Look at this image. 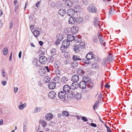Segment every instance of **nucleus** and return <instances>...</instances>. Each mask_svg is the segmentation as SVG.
I'll use <instances>...</instances> for the list:
<instances>
[{
  "label": "nucleus",
  "mask_w": 132,
  "mask_h": 132,
  "mask_svg": "<svg viewBox=\"0 0 132 132\" xmlns=\"http://www.w3.org/2000/svg\"><path fill=\"white\" fill-rule=\"evenodd\" d=\"M87 10L90 13H96L97 12L96 6L94 4H90L87 7Z\"/></svg>",
  "instance_id": "nucleus-1"
},
{
  "label": "nucleus",
  "mask_w": 132,
  "mask_h": 132,
  "mask_svg": "<svg viewBox=\"0 0 132 132\" xmlns=\"http://www.w3.org/2000/svg\"><path fill=\"white\" fill-rule=\"evenodd\" d=\"M72 60L74 61H79L80 62L81 61V60H82L83 62H84L85 63L87 64H89L90 63L89 62H87L86 61L83 59L81 57L79 56L78 55H73L72 56Z\"/></svg>",
  "instance_id": "nucleus-2"
},
{
  "label": "nucleus",
  "mask_w": 132,
  "mask_h": 132,
  "mask_svg": "<svg viewBox=\"0 0 132 132\" xmlns=\"http://www.w3.org/2000/svg\"><path fill=\"white\" fill-rule=\"evenodd\" d=\"M39 61L42 64H45L47 61V58L44 56H41L39 57Z\"/></svg>",
  "instance_id": "nucleus-3"
},
{
  "label": "nucleus",
  "mask_w": 132,
  "mask_h": 132,
  "mask_svg": "<svg viewBox=\"0 0 132 132\" xmlns=\"http://www.w3.org/2000/svg\"><path fill=\"white\" fill-rule=\"evenodd\" d=\"M94 26L96 27L100 28V23L97 17H95L94 18Z\"/></svg>",
  "instance_id": "nucleus-4"
},
{
  "label": "nucleus",
  "mask_w": 132,
  "mask_h": 132,
  "mask_svg": "<svg viewBox=\"0 0 132 132\" xmlns=\"http://www.w3.org/2000/svg\"><path fill=\"white\" fill-rule=\"evenodd\" d=\"M75 9H69L67 12V15L71 17L73 16L75 13Z\"/></svg>",
  "instance_id": "nucleus-5"
},
{
  "label": "nucleus",
  "mask_w": 132,
  "mask_h": 132,
  "mask_svg": "<svg viewBox=\"0 0 132 132\" xmlns=\"http://www.w3.org/2000/svg\"><path fill=\"white\" fill-rule=\"evenodd\" d=\"M79 79V77L77 75H73L71 78V80L73 82H77Z\"/></svg>",
  "instance_id": "nucleus-6"
},
{
  "label": "nucleus",
  "mask_w": 132,
  "mask_h": 132,
  "mask_svg": "<svg viewBox=\"0 0 132 132\" xmlns=\"http://www.w3.org/2000/svg\"><path fill=\"white\" fill-rule=\"evenodd\" d=\"M56 84V83L54 82H50L48 85L49 88L51 89H54L55 87Z\"/></svg>",
  "instance_id": "nucleus-7"
},
{
  "label": "nucleus",
  "mask_w": 132,
  "mask_h": 132,
  "mask_svg": "<svg viewBox=\"0 0 132 132\" xmlns=\"http://www.w3.org/2000/svg\"><path fill=\"white\" fill-rule=\"evenodd\" d=\"M79 84V87L81 89H85L87 86V84L85 82V81L82 80L80 82Z\"/></svg>",
  "instance_id": "nucleus-8"
},
{
  "label": "nucleus",
  "mask_w": 132,
  "mask_h": 132,
  "mask_svg": "<svg viewBox=\"0 0 132 132\" xmlns=\"http://www.w3.org/2000/svg\"><path fill=\"white\" fill-rule=\"evenodd\" d=\"M66 13V11L65 9H62L59 10L58 14L60 15L61 16H63L65 15Z\"/></svg>",
  "instance_id": "nucleus-9"
},
{
  "label": "nucleus",
  "mask_w": 132,
  "mask_h": 132,
  "mask_svg": "<svg viewBox=\"0 0 132 132\" xmlns=\"http://www.w3.org/2000/svg\"><path fill=\"white\" fill-rule=\"evenodd\" d=\"M94 55L93 53L92 52H90L87 54L85 57L87 60L88 61L91 59L93 57Z\"/></svg>",
  "instance_id": "nucleus-10"
},
{
  "label": "nucleus",
  "mask_w": 132,
  "mask_h": 132,
  "mask_svg": "<svg viewBox=\"0 0 132 132\" xmlns=\"http://www.w3.org/2000/svg\"><path fill=\"white\" fill-rule=\"evenodd\" d=\"M70 45V42L67 40L65 39L62 42V45L63 46L68 48Z\"/></svg>",
  "instance_id": "nucleus-11"
},
{
  "label": "nucleus",
  "mask_w": 132,
  "mask_h": 132,
  "mask_svg": "<svg viewBox=\"0 0 132 132\" xmlns=\"http://www.w3.org/2000/svg\"><path fill=\"white\" fill-rule=\"evenodd\" d=\"M56 95V93L53 91L50 92L48 94V97L51 98H54Z\"/></svg>",
  "instance_id": "nucleus-12"
},
{
  "label": "nucleus",
  "mask_w": 132,
  "mask_h": 132,
  "mask_svg": "<svg viewBox=\"0 0 132 132\" xmlns=\"http://www.w3.org/2000/svg\"><path fill=\"white\" fill-rule=\"evenodd\" d=\"M75 37L74 35L72 34H69L68 35L67 37V40L69 41V42H71L74 40Z\"/></svg>",
  "instance_id": "nucleus-13"
},
{
  "label": "nucleus",
  "mask_w": 132,
  "mask_h": 132,
  "mask_svg": "<svg viewBox=\"0 0 132 132\" xmlns=\"http://www.w3.org/2000/svg\"><path fill=\"white\" fill-rule=\"evenodd\" d=\"M75 96V94L73 91H69L67 94L68 98L70 99L73 98Z\"/></svg>",
  "instance_id": "nucleus-14"
},
{
  "label": "nucleus",
  "mask_w": 132,
  "mask_h": 132,
  "mask_svg": "<svg viewBox=\"0 0 132 132\" xmlns=\"http://www.w3.org/2000/svg\"><path fill=\"white\" fill-rule=\"evenodd\" d=\"M79 87V84L77 82H73L71 84V88L72 89H74L77 88Z\"/></svg>",
  "instance_id": "nucleus-15"
},
{
  "label": "nucleus",
  "mask_w": 132,
  "mask_h": 132,
  "mask_svg": "<svg viewBox=\"0 0 132 132\" xmlns=\"http://www.w3.org/2000/svg\"><path fill=\"white\" fill-rule=\"evenodd\" d=\"M58 96L61 99L64 98L66 96V93L64 91H61L58 93Z\"/></svg>",
  "instance_id": "nucleus-16"
},
{
  "label": "nucleus",
  "mask_w": 132,
  "mask_h": 132,
  "mask_svg": "<svg viewBox=\"0 0 132 132\" xmlns=\"http://www.w3.org/2000/svg\"><path fill=\"white\" fill-rule=\"evenodd\" d=\"M71 32L73 33L76 34L78 31V28L77 26H74L71 28Z\"/></svg>",
  "instance_id": "nucleus-17"
},
{
  "label": "nucleus",
  "mask_w": 132,
  "mask_h": 132,
  "mask_svg": "<svg viewBox=\"0 0 132 132\" xmlns=\"http://www.w3.org/2000/svg\"><path fill=\"white\" fill-rule=\"evenodd\" d=\"M76 22V19L73 16L70 17L68 20V23L69 24H73Z\"/></svg>",
  "instance_id": "nucleus-18"
},
{
  "label": "nucleus",
  "mask_w": 132,
  "mask_h": 132,
  "mask_svg": "<svg viewBox=\"0 0 132 132\" xmlns=\"http://www.w3.org/2000/svg\"><path fill=\"white\" fill-rule=\"evenodd\" d=\"M72 5V2L70 1L67 0L65 3V6L67 8H69Z\"/></svg>",
  "instance_id": "nucleus-19"
},
{
  "label": "nucleus",
  "mask_w": 132,
  "mask_h": 132,
  "mask_svg": "<svg viewBox=\"0 0 132 132\" xmlns=\"http://www.w3.org/2000/svg\"><path fill=\"white\" fill-rule=\"evenodd\" d=\"M71 89V87H70L68 85H65L63 87V91L65 93L69 92Z\"/></svg>",
  "instance_id": "nucleus-20"
},
{
  "label": "nucleus",
  "mask_w": 132,
  "mask_h": 132,
  "mask_svg": "<svg viewBox=\"0 0 132 132\" xmlns=\"http://www.w3.org/2000/svg\"><path fill=\"white\" fill-rule=\"evenodd\" d=\"M45 117L46 120H51L53 118V116L52 114L49 113L45 115Z\"/></svg>",
  "instance_id": "nucleus-21"
},
{
  "label": "nucleus",
  "mask_w": 132,
  "mask_h": 132,
  "mask_svg": "<svg viewBox=\"0 0 132 132\" xmlns=\"http://www.w3.org/2000/svg\"><path fill=\"white\" fill-rule=\"evenodd\" d=\"M77 73L81 76H83L85 73V72L82 69H78L77 70Z\"/></svg>",
  "instance_id": "nucleus-22"
},
{
  "label": "nucleus",
  "mask_w": 132,
  "mask_h": 132,
  "mask_svg": "<svg viewBox=\"0 0 132 132\" xmlns=\"http://www.w3.org/2000/svg\"><path fill=\"white\" fill-rule=\"evenodd\" d=\"M81 36H77L75 37L74 40L75 42L79 43L81 41Z\"/></svg>",
  "instance_id": "nucleus-23"
},
{
  "label": "nucleus",
  "mask_w": 132,
  "mask_h": 132,
  "mask_svg": "<svg viewBox=\"0 0 132 132\" xmlns=\"http://www.w3.org/2000/svg\"><path fill=\"white\" fill-rule=\"evenodd\" d=\"M82 80L85 81V82L86 83V84H87L90 81V79L88 77L85 76L83 77Z\"/></svg>",
  "instance_id": "nucleus-24"
},
{
  "label": "nucleus",
  "mask_w": 132,
  "mask_h": 132,
  "mask_svg": "<svg viewBox=\"0 0 132 132\" xmlns=\"http://www.w3.org/2000/svg\"><path fill=\"white\" fill-rule=\"evenodd\" d=\"M83 19L81 17H78L76 19V22L77 24L81 23Z\"/></svg>",
  "instance_id": "nucleus-25"
},
{
  "label": "nucleus",
  "mask_w": 132,
  "mask_h": 132,
  "mask_svg": "<svg viewBox=\"0 0 132 132\" xmlns=\"http://www.w3.org/2000/svg\"><path fill=\"white\" fill-rule=\"evenodd\" d=\"M102 46H105V43L103 39V37L102 38H98Z\"/></svg>",
  "instance_id": "nucleus-26"
},
{
  "label": "nucleus",
  "mask_w": 132,
  "mask_h": 132,
  "mask_svg": "<svg viewBox=\"0 0 132 132\" xmlns=\"http://www.w3.org/2000/svg\"><path fill=\"white\" fill-rule=\"evenodd\" d=\"M81 94L80 93H76L75 94V98L77 100H80L81 98Z\"/></svg>",
  "instance_id": "nucleus-27"
},
{
  "label": "nucleus",
  "mask_w": 132,
  "mask_h": 132,
  "mask_svg": "<svg viewBox=\"0 0 132 132\" xmlns=\"http://www.w3.org/2000/svg\"><path fill=\"white\" fill-rule=\"evenodd\" d=\"M92 41L94 43L97 44L98 43V38L97 36H94L92 38Z\"/></svg>",
  "instance_id": "nucleus-28"
},
{
  "label": "nucleus",
  "mask_w": 132,
  "mask_h": 132,
  "mask_svg": "<svg viewBox=\"0 0 132 132\" xmlns=\"http://www.w3.org/2000/svg\"><path fill=\"white\" fill-rule=\"evenodd\" d=\"M68 78L65 77H63L61 78V81L63 84H65L68 81Z\"/></svg>",
  "instance_id": "nucleus-29"
},
{
  "label": "nucleus",
  "mask_w": 132,
  "mask_h": 132,
  "mask_svg": "<svg viewBox=\"0 0 132 132\" xmlns=\"http://www.w3.org/2000/svg\"><path fill=\"white\" fill-rule=\"evenodd\" d=\"M78 65V63L76 62H73L71 64V66L74 68H77Z\"/></svg>",
  "instance_id": "nucleus-30"
},
{
  "label": "nucleus",
  "mask_w": 132,
  "mask_h": 132,
  "mask_svg": "<svg viewBox=\"0 0 132 132\" xmlns=\"http://www.w3.org/2000/svg\"><path fill=\"white\" fill-rule=\"evenodd\" d=\"M56 38L57 40H60L61 42L63 38V36L62 35L59 34L56 36Z\"/></svg>",
  "instance_id": "nucleus-31"
},
{
  "label": "nucleus",
  "mask_w": 132,
  "mask_h": 132,
  "mask_svg": "<svg viewBox=\"0 0 132 132\" xmlns=\"http://www.w3.org/2000/svg\"><path fill=\"white\" fill-rule=\"evenodd\" d=\"M80 50V47L78 45L75 46L74 48V50L76 53L78 52Z\"/></svg>",
  "instance_id": "nucleus-32"
},
{
  "label": "nucleus",
  "mask_w": 132,
  "mask_h": 132,
  "mask_svg": "<svg viewBox=\"0 0 132 132\" xmlns=\"http://www.w3.org/2000/svg\"><path fill=\"white\" fill-rule=\"evenodd\" d=\"M33 33L35 37H37L39 36V32L38 30H35L33 32Z\"/></svg>",
  "instance_id": "nucleus-33"
},
{
  "label": "nucleus",
  "mask_w": 132,
  "mask_h": 132,
  "mask_svg": "<svg viewBox=\"0 0 132 132\" xmlns=\"http://www.w3.org/2000/svg\"><path fill=\"white\" fill-rule=\"evenodd\" d=\"M87 87L88 88H92L94 86V84L92 82H91L89 81V82H88V83L87 84Z\"/></svg>",
  "instance_id": "nucleus-34"
},
{
  "label": "nucleus",
  "mask_w": 132,
  "mask_h": 132,
  "mask_svg": "<svg viewBox=\"0 0 132 132\" xmlns=\"http://www.w3.org/2000/svg\"><path fill=\"white\" fill-rule=\"evenodd\" d=\"M99 102L98 101H96L94 104L93 106V108L94 110H95V109H96L98 108L99 105Z\"/></svg>",
  "instance_id": "nucleus-35"
},
{
  "label": "nucleus",
  "mask_w": 132,
  "mask_h": 132,
  "mask_svg": "<svg viewBox=\"0 0 132 132\" xmlns=\"http://www.w3.org/2000/svg\"><path fill=\"white\" fill-rule=\"evenodd\" d=\"M50 52L51 53V55H54L56 54V51L55 49L53 48L50 51Z\"/></svg>",
  "instance_id": "nucleus-36"
},
{
  "label": "nucleus",
  "mask_w": 132,
  "mask_h": 132,
  "mask_svg": "<svg viewBox=\"0 0 132 132\" xmlns=\"http://www.w3.org/2000/svg\"><path fill=\"white\" fill-rule=\"evenodd\" d=\"M62 115L63 116H65L66 117H68L69 115V114L67 111H64L62 112Z\"/></svg>",
  "instance_id": "nucleus-37"
},
{
  "label": "nucleus",
  "mask_w": 132,
  "mask_h": 132,
  "mask_svg": "<svg viewBox=\"0 0 132 132\" xmlns=\"http://www.w3.org/2000/svg\"><path fill=\"white\" fill-rule=\"evenodd\" d=\"M50 78L48 76H46L44 78L45 82L46 83H47L49 82L50 81Z\"/></svg>",
  "instance_id": "nucleus-38"
},
{
  "label": "nucleus",
  "mask_w": 132,
  "mask_h": 132,
  "mask_svg": "<svg viewBox=\"0 0 132 132\" xmlns=\"http://www.w3.org/2000/svg\"><path fill=\"white\" fill-rule=\"evenodd\" d=\"M3 52L4 55H5L8 52V49L6 47H5L3 48Z\"/></svg>",
  "instance_id": "nucleus-39"
},
{
  "label": "nucleus",
  "mask_w": 132,
  "mask_h": 132,
  "mask_svg": "<svg viewBox=\"0 0 132 132\" xmlns=\"http://www.w3.org/2000/svg\"><path fill=\"white\" fill-rule=\"evenodd\" d=\"M67 48L62 45L60 47V49L62 52H64L66 51Z\"/></svg>",
  "instance_id": "nucleus-40"
},
{
  "label": "nucleus",
  "mask_w": 132,
  "mask_h": 132,
  "mask_svg": "<svg viewBox=\"0 0 132 132\" xmlns=\"http://www.w3.org/2000/svg\"><path fill=\"white\" fill-rule=\"evenodd\" d=\"M39 122L42 125L43 127H45L47 125L46 123L44 121L42 120V121H40Z\"/></svg>",
  "instance_id": "nucleus-41"
},
{
  "label": "nucleus",
  "mask_w": 132,
  "mask_h": 132,
  "mask_svg": "<svg viewBox=\"0 0 132 132\" xmlns=\"http://www.w3.org/2000/svg\"><path fill=\"white\" fill-rule=\"evenodd\" d=\"M21 104L19 105V108L20 110H22L24 109V108L25 107V106H26V105H24L25 104H21L22 102H21Z\"/></svg>",
  "instance_id": "nucleus-42"
},
{
  "label": "nucleus",
  "mask_w": 132,
  "mask_h": 132,
  "mask_svg": "<svg viewBox=\"0 0 132 132\" xmlns=\"http://www.w3.org/2000/svg\"><path fill=\"white\" fill-rule=\"evenodd\" d=\"M79 47L82 48H84L85 46V43L83 42H81L79 44Z\"/></svg>",
  "instance_id": "nucleus-43"
},
{
  "label": "nucleus",
  "mask_w": 132,
  "mask_h": 132,
  "mask_svg": "<svg viewBox=\"0 0 132 132\" xmlns=\"http://www.w3.org/2000/svg\"><path fill=\"white\" fill-rule=\"evenodd\" d=\"M56 4L54 2H52L50 4V6L52 8H54L56 7Z\"/></svg>",
  "instance_id": "nucleus-44"
},
{
  "label": "nucleus",
  "mask_w": 132,
  "mask_h": 132,
  "mask_svg": "<svg viewBox=\"0 0 132 132\" xmlns=\"http://www.w3.org/2000/svg\"><path fill=\"white\" fill-rule=\"evenodd\" d=\"M109 62L108 60V59L107 58H105L104 59V60L102 61V63L103 64H105L107 62Z\"/></svg>",
  "instance_id": "nucleus-45"
},
{
  "label": "nucleus",
  "mask_w": 132,
  "mask_h": 132,
  "mask_svg": "<svg viewBox=\"0 0 132 132\" xmlns=\"http://www.w3.org/2000/svg\"><path fill=\"white\" fill-rule=\"evenodd\" d=\"M56 69L59 71H60V67L59 65V64H55L54 65Z\"/></svg>",
  "instance_id": "nucleus-46"
},
{
  "label": "nucleus",
  "mask_w": 132,
  "mask_h": 132,
  "mask_svg": "<svg viewBox=\"0 0 132 132\" xmlns=\"http://www.w3.org/2000/svg\"><path fill=\"white\" fill-rule=\"evenodd\" d=\"M108 59L109 61L110 62H111L113 60V58L112 56L110 55L107 58Z\"/></svg>",
  "instance_id": "nucleus-47"
},
{
  "label": "nucleus",
  "mask_w": 132,
  "mask_h": 132,
  "mask_svg": "<svg viewBox=\"0 0 132 132\" xmlns=\"http://www.w3.org/2000/svg\"><path fill=\"white\" fill-rule=\"evenodd\" d=\"M69 32V31L68 29L66 28H65L64 29V33L65 34H68Z\"/></svg>",
  "instance_id": "nucleus-48"
},
{
  "label": "nucleus",
  "mask_w": 132,
  "mask_h": 132,
  "mask_svg": "<svg viewBox=\"0 0 132 132\" xmlns=\"http://www.w3.org/2000/svg\"><path fill=\"white\" fill-rule=\"evenodd\" d=\"M36 67L39 70H41L43 69V67L39 64H38Z\"/></svg>",
  "instance_id": "nucleus-49"
},
{
  "label": "nucleus",
  "mask_w": 132,
  "mask_h": 132,
  "mask_svg": "<svg viewBox=\"0 0 132 132\" xmlns=\"http://www.w3.org/2000/svg\"><path fill=\"white\" fill-rule=\"evenodd\" d=\"M82 120L85 122H86L88 121V120L84 116H83L81 117Z\"/></svg>",
  "instance_id": "nucleus-50"
},
{
  "label": "nucleus",
  "mask_w": 132,
  "mask_h": 132,
  "mask_svg": "<svg viewBox=\"0 0 132 132\" xmlns=\"http://www.w3.org/2000/svg\"><path fill=\"white\" fill-rule=\"evenodd\" d=\"M82 3L83 4L86 5L88 3V0H82Z\"/></svg>",
  "instance_id": "nucleus-51"
},
{
  "label": "nucleus",
  "mask_w": 132,
  "mask_h": 132,
  "mask_svg": "<svg viewBox=\"0 0 132 132\" xmlns=\"http://www.w3.org/2000/svg\"><path fill=\"white\" fill-rule=\"evenodd\" d=\"M38 63V61L37 59H35L33 60L32 63L33 64H35V63Z\"/></svg>",
  "instance_id": "nucleus-52"
},
{
  "label": "nucleus",
  "mask_w": 132,
  "mask_h": 132,
  "mask_svg": "<svg viewBox=\"0 0 132 132\" xmlns=\"http://www.w3.org/2000/svg\"><path fill=\"white\" fill-rule=\"evenodd\" d=\"M36 108L37 109V110L35 112H40L42 110V108L40 107H37Z\"/></svg>",
  "instance_id": "nucleus-53"
},
{
  "label": "nucleus",
  "mask_w": 132,
  "mask_h": 132,
  "mask_svg": "<svg viewBox=\"0 0 132 132\" xmlns=\"http://www.w3.org/2000/svg\"><path fill=\"white\" fill-rule=\"evenodd\" d=\"M55 123L53 121H51L49 124L50 126H51L52 127H53Z\"/></svg>",
  "instance_id": "nucleus-54"
},
{
  "label": "nucleus",
  "mask_w": 132,
  "mask_h": 132,
  "mask_svg": "<svg viewBox=\"0 0 132 132\" xmlns=\"http://www.w3.org/2000/svg\"><path fill=\"white\" fill-rule=\"evenodd\" d=\"M90 125L92 127H97V125L94 123H92L90 124Z\"/></svg>",
  "instance_id": "nucleus-55"
},
{
  "label": "nucleus",
  "mask_w": 132,
  "mask_h": 132,
  "mask_svg": "<svg viewBox=\"0 0 132 132\" xmlns=\"http://www.w3.org/2000/svg\"><path fill=\"white\" fill-rule=\"evenodd\" d=\"M102 96V94L101 93H100L98 95V99L100 100H101Z\"/></svg>",
  "instance_id": "nucleus-56"
},
{
  "label": "nucleus",
  "mask_w": 132,
  "mask_h": 132,
  "mask_svg": "<svg viewBox=\"0 0 132 132\" xmlns=\"http://www.w3.org/2000/svg\"><path fill=\"white\" fill-rule=\"evenodd\" d=\"M112 10H109V16H111L112 14Z\"/></svg>",
  "instance_id": "nucleus-57"
},
{
  "label": "nucleus",
  "mask_w": 132,
  "mask_h": 132,
  "mask_svg": "<svg viewBox=\"0 0 132 132\" xmlns=\"http://www.w3.org/2000/svg\"><path fill=\"white\" fill-rule=\"evenodd\" d=\"M60 40H57L55 42V44L56 45H57L60 44Z\"/></svg>",
  "instance_id": "nucleus-58"
},
{
  "label": "nucleus",
  "mask_w": 132,
  "mask_h": 132,
  "mask_svg": "<svg viewBox=\"0 0 132 132\" xmlns=\"http://www.w3.org/2000/svg\"><path fill=\"white\" fill-rule=\"evenodd\" d=\"M97 35L98 38H102L103 37V36L102 35H100V33L99 34V33L98 32Z\"/></svg>",
  "instance_id": "nucleus-59"
},
{
  "label": "nucleus",
  "mask_w": 132,
  "mask_h": 132,
  "mask_svg": "<svg viewBox=\"0 0 132 132\" xmlns=\"http://www.w3.org/2000/svg\"><path fill=\"white\" fill-rule=\"evenodd\" d=\"M40 2L39 1L37 3H36V6L38 8L39 7V5L40 4Z\"/></svg>",
  "instance_id": "nucleus-60"
},
{
  "label": "nucleus",
  "mask_w": 132,
  "mask_h": 132,
  "mask_svg": "<svg viewBox=\"0 0 132 132\" xmlns=\"http://www.w3.org/2000/svg\"><path fill=\"white\" fill-rule=\"evenodd\" d=\"M45 69L47 70V72H49L50 71V70L48 66H46L45 67Z\"/></svg>",
  "instance_id": "nucleus-61"
},
{
  "label": "nucleus",
  "mask_w": 132,
  "mask_h": 132,
  "mask_svg": "<svg viewBox=\"0 0 132 132\" xmlns=\"http://www.w3.org/2000/svg\"><path fill=\"white\" fill-rule=\"evenodd\" d=\"M22 52L20 51L19 53V58H20L21 57Z\"/></svg>",
  "instance_id": "nucleus-62"
},
{
  "label": "nucleus",
  "mask_w": 132,
  "mask_h": 132,
  "mask_svg": "<svg viewBox=\"0 0 132 132\" xmlns=\"http://www.w3.org/2000/svg\"><path fill=\"white\" fill-rule=\"evenodd\" d=\"M34 16L33 15H30L29 16V19L30 20H32L33 19V17Z\"/></svg>",
  "instance_id": "nucleus-63"
},
{
  "label": "nucleus",
  "mask_w": 132,
  "mask_h": 132,
  "mask_svg": "<svg viewBox=\"0 0 132 132\" xmlns=\"http://www.w3.org/2000/svg\"><path fill=\"white\" fill-rule=\"evenodd\" d=\"M105 87L106 88H109L110 87V86L108 84H107L105 85Z\"/></svg>",
  "instance_id": "nucleus-64"
}]
</instances>
